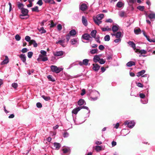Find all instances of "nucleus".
Returning a JSON list of instances; mask_svg holds the SVG:
<instances>
[{
    "instance_id": "obj_46",
    "label": "nucleus",
    "mask_w": 155,
    "mask_h": 155,
    "mask_svg": "<svg viewBox=\"0 0 155 155\" xmlns=\"http://www.w3.org/2000/svg\"><path fill=\"white\" fill-rule=\"evenodd\" d=\"M137 8L140 11H143L144 9V7L143 6H139L137 7Z\"/></svg>"
},
{
    "instance_id": "obj_56",
    "label": "nucleus",
    "mask_w": 155,
    "mask_h": 155,
    "mask_svg": "<svg viewBox=\"0 0 155 155\" xmlns=\"http://www.w3.org/2000/svg\"><path fill=\"white\" fill-rule=\"evenodd\" d=\"M57 29L58 31H60L61 30L62 26L61 24H59L57 25Z\"/></svg>"
},
{
    "instance_id": "obj_25",
    "label": "nucleus",
    "mask_w": 155,
    "mask_h": 155,
    "mask_svg": "<svg viewBox=\"0 0 155 155\" xmlns=\"http://www.w3.org/2000/svg\"><path fill=\"white\" fill-rule=\"evenodd\" d=\"M118 29V28L117 25H114L112 27V30L114 32H116Z\"/></svg>"
},
{
    "instance_id": "obj_13",
    "label": "nucleus",
    "mask_w": 155,
    "mask_h": 155,
    "mask_svg": "<svg viewBox=\"0 0 155 155\" xmlns=\"http://www.w3.org/2000/svg\"><path fill=\"white\" fill-rule=\"evenodd\" d=\"M87 8V5L85 4H82L80 5V9L82 11L85 10Z\"/></svg>"
},
{
    "instance_id": "obj_35",
    "label": "nucleus",
    "mask_w": 155,
    "mask_h": 155,
    "mask_svg": "<svg viewBox=\"0 0 155 155\" xmlns=\"http://www.w3.org/2000/svg\"><path fill=\"white\" fill-rule=\"evenodd\" d=\"M31 10L32 12H38V6H36L35 7L33 8H31Z\"/></svg>"
},
{
    "instance_id": "obj_8",
    "label": "nucleus",
    "mask_w": 155,
    "mask_h": 155,
    "mask_svg": "<svg viewBox=\"0 0 155 155\" xmlns=\"http://www.w3.org/2000/svg\"><path fill=\"white\" fill-rule=\"evenodd\" d=\"M71 43L72 45H78L79 44V40L78 38H74L71 41Z\"/></svg>"
},
{
    "instance_id": "obj_1",
    "label": "nucleus",
    "mask_w": 155,
    "mask_h": 155,
    "mask_svg": "<svg viewBox=\"0 0 155 155\" xmlns=\"http://www.w3.org/2000/svg\"><path fill=\"white\" fill-rule=\"evenodd\" d=\"M104 15L103 14H100L97 15L96 17H93V19L95 23L99 25L101 23L102 21L101 20L104 18Z\"/></svg>"
},
{
    "instance_id": "obj_55",
    "label": "nucleus",
    "mask_w": 155,
    "mask_h": 155,
    "mask_svg": "<svg viewBox=\"0 0 155 155\" xmlns=\"http://www.w3.org/2000/svg\"><path fill=\"white\" fill-rule=\"evenodd\" d=\"M36 106L38 108H41L42 107L41 104L40 102H38L36 104Z\"/></svg>"
},
{
    "instance_id": "obj_58",
    "label": "nucleus",
    "mask_w": 155,
    "mask_h": 155,
    "mask_svg": "<svg viewBox=\"0 0 155 155\" xmlns=\"http://www.w3.org/2000/svg\"><path fill=\"white\" fill-rule=\"evenodd\" d=\"M148 41L150 42H155V38L152 39H150L149 38H148Z\"/></svg>"
},
{
    "instance_id": "obj_31",
    "label": "nucleus",
    "mask_w": 155,
    "mask_h": 155,
    "mask_svg": "<svg viewBox=\"0 0 155 155\" xmlns=\"http://www.w3.org/2000/svg\"><path fill=\"white\" fill-rule=\"evenodd\" d=\"M98 50L97 49H92L90 51V53L92 54H94L96 53H97L98 52Z\"/></svg>"
},
{
    "instance_id": "obj_17",
    "label": "nucleus",
    "mask_w": 155,
    "mask_h": 155,
    "mask_svg": "<svg viewBox=\"0 0 155 155\" xmlns=\"http://www.w3.org/2000/svg\"><path fill=\"white\" fill-rule=\"evenodd\" d=\"M19 57L21 58V60L24 63H25L26 60V57L25 56V54H21L20 55Z\"/></svg>"
},
{
    "instance_id": "obj_24",
    "label": "nucleus",
    "mask_w": 155,
    "mask_h": 155,
    "mask_svg": "<svg viewBox=\"0 0 155 155\" xmlns=\"http://www.w3.org/2000/svg\"><path fill=\"white\" fill-rule=\"evenodd\" d=\"M101 29L103 31H110L111 30V28H109L108 26H107L105 28H101Z\"/></svg>"
},
{
    "instance_id": "obj_32",
    "label": "nucleus",
    "mask_w": 155,
    "mask_h": 155,
    "mask_svg": "<svg viewBox=\"0 0 155 155\" xmlns=\"http://www.w3.org/2000/svg\"><path fill=\"white\" fill-rule=\"evenodd\" d=\"M148 17L150 19H154L155 18V14L154 13H151L149 14Z\"/></svg>"
},
{
    "instance_id": "obj_38",
    "label": "nucleus",
    "mask_w": 155,
    "mask_h": 155,
    "mask_svg": "<svg viewBox=\"0 0 155 155\" xmlns=\"http://www.w3.org/2000/svg\"><path fill=\"white\" fill-rule=\"evenodd\" d=\"M45 56L44 55L40 54L39 55L38 58L37 59V61H41V60H42V59Z\"/></svg>"
},
{
    "instance_id": "obj_10",
    "label": "nucleus",
    "mask_w": 155,
    "mask_h": 155,
    "mask_svg": "<svg viewBox=\"0 0 155 155\" xmlns=\"http://www.w3.org/2000/svg\"><path fill=\"white\" fill-rule=\"evenodd\" d=\"M53 54L56 56H60L63 55L64 52L62 51H57L55 52H54Z\"/></svg>"
},
{
    "instance_id": "obj_50",
    "label": "nucleus",
    "mask_w": 155,
    "mask_h": 155,
    "mask_svg": "<svg viewBox=\"0 0 155 155\" xmlns=\"http://www.w3.org/2000/svg\"><path fill=\"white\" fill-rule=\"evenodd\" d=\"M47 78L50 81H51L54 82L55 81V80H54V79L53 78H52L51 76L50 75H49L47 77Z\"/></svg>"
},
{
    "instance_id": "obj_64",
    "label": "nucleus",
    "mask_w": 155,
    "mask_h": 155,
    "mask_svg": "<svg viewBox=\"0 0 155 155\" xmlns=\"http://www.w3.org/2000/svg\"><path fill=\"white\" fill-rule=\"evenodd\" d=\"M140 97V98H143L145 97V95L142 93H140L139 94Z\"/></svg>"
},
{
    "instance_id": "obj_60",
    "label": "nucleus",
    "mask_w": 155,
    "mask_h": 155,
    "mask_svg": "<svg viewBox=\"0 0 155 155\" xmlns=\"http://www.w3.org/2000/svg\"><path fill=\"white\" fill-rule=\"evenodd\" d=\"M117 39H115L114 40V42L115 43H117L120 42L121 40L120 38H117Z\"/></svg>"
},
{
    "instance_id": "obj_43",
    "label": "nucleus",
    "mask_w": 155,
    "mask_h": 155,
    "mask_svg": "<svg viewBox=\"0 0 155 155\" xmlns=\"http://www.w3.org/2000/svg\"><path fill=\"white\" fill-rule=\"evenodd\" d=\"M25 40L28 41L29 42V43H30V41L31 40V38L28 36H26L25 38Z\"/></svg>"
},
{
    "instance_id": "obj_21",
    "label": "nucleus",
    "mask_w": 155,
    "mask_h": 155,
    "mask_svg": "<svg viewBox=\"0 0 155 155\" xmlns=\"http://www.w3.org/2000/svg\"><path fill=\"white\" fill-rule=\"evenodd\" d=\"M76 30L74 29H72L70 31L69 34L71 36H74L76 34Z\"/></svg>"
},
{
    "instance_id": "obj_5",
    "label": "nucleus",
    "mask_w": 155,
    "mask_h": 155,
    "mask_svg": "<svg viewBox=\"0 0 155 155\" xmlns=\"http://www.w3.org/2000/svg\"><path fill=\"white\" fill-rule=\"evenodd\" d=\"M82 38L90 41H91L92 40V38L90 36V35L87 33L83 35L82 36Z\"/></svg>"
},
{
    "instance_id": "obj_20",
    "label": "nucleus",
    "mask_w": 155,
    "mask_h": 155,
    "mask_svg": "<svg viewBox=\"0 0 155 155\" xmlns=\"http://www.w3.org/2000/svg\"><path fill=\"white\" fill-rule=\"evenodd\" d=\"M54 146L55 149L57 150H59L61 147L60 144L58 143H54Z\"/></svg>"
},
{
    "instance_id": "obj_22",
    "label": "nucleus",
    "mask_w": 155,
    "mask_h": 155,
    "mask_svg": "<svg viewBox=\"0 0 155 155\" xmlns=\"http://www.w3.org/2000/svg\"><path fill=\"white\" fill-rule=\"evenodd\" d=\"M85 103V101L82 99L79 100L78 102V104L80 106L84 105Z\"/></svg>"
},
{
    "instance_id": "obj_18",
    "label": "nucleus",
    "mask_w": 155,
    "mask_h": 155,
    "mask_svg": "<svg viewBox=\"0 0 155 155\" xmlns=\"http://www.w3.org/2000/svg\"><path fill=\"white\" fill-rule=\"evenodd\" d=\"M100 59L99 55H95L93 58V61L95 63L99 62Z\"/></svg>"
},
{
    "instance_id": "obj_4",
    "label": "nucleus",
    "mask_w": 155,
    "mask_h": 155,
    "mask_svg": "<svg viewBox=\"0 0 155 155\" xmlns=\"http://www.w3.org/2000/svg\"><path fill=\"white\" fill-rule=\"evenodd\" d=\"M124 124L125 125H127L129 128H132L134 126L135 123L134 121L126 120L124 122Z\"/></svg>"
},
{
    "instance_id": "obj_62",
    "label": "nucleus",
    "mask_w": 155,
    "mask_h": 155,
    "mask_svg": "<svg viewBox=\"0 0 155 155\" xmlns=\"http://www.w3.org/2000/svg\"><path fill=\"white\" fill-rule=\"evenodd\" d=\"M137 86L140 87H143V85L140 83L138 82L137 83Z\"/></svg>"
},
{
    "instance_id": "obj_23",
    "label": "nucleus",
    "mask_w": 155,
    "mask_h": 155,
    "mask_svg": "<svg viewBox=\"0 0 155 155\" xmlns=\"http://www.w3.org/2000/svg\"><path fill=\"white\" fill-rule=\"evenodd\" d=\"M135 65V63L132 61H130L128 62L126 64V65L127 66L129 67H131L133 65Z\"/></svg>"
},
{
    "instance_id": "obj_14",
    "label": "nucleus",
    "mask_w": 155,
    "mask_h": 155,
    "mask_svg": "<svg viewBox=\"0 0 155 155\" xmlns=\"http://www.w3.org/2000/svg\"><path fill=\"white\" fill-rule=\"evenodd\" d=\"M127 43L135 51L136 49V45L134 42L133 41H130L127 42Z\"/></svg>"
},
{
    "instance_id": "obj_29",
    "label": "nucleus",
    "mask_w": 155,
    "mask_h": 155,
    "mask_svg": "<svg viewBox=\"0 0 155 155\" xmlns=\"http://www.w3.org/2000/svg\"><path fill=\"white\" fill-rule=\"evenodd\" d=\"M18 8L19 9H20L21 10L22 9L24 8V5L21 3H18Z\"/></svg>"
},
{
    "instance_id": "obj_57",
    "label": "nucleus",
    "mask_w": 155,
    "mask_h": 155,
    "mask_svg": "<svg viewBox=\"0 0 155 155\" xmlns=\"http://www.w3.org/2000/svg\"><path fill=\"white\" fill-rule=\"evenodd\" d=\"M28 51V49L26 48H23L22 49L21 51L23 53H25L27 52Z\"/></svg>"
},
{
    "instance_id": "obj_30",
    "label": "nucleus",
    "mask_w": 155,
    "mask_h": 155,
    "mask_svg": "<svg viewBox=\"0 0 155 155\" xmlns=\"http://www.w3.org/2000/svg\"><path fill=\"white\" fill-rule=\"evenodd\" d=\"M89 60L88 59H84L83 61V64L84 65L87 66L88 64Z\"/></svg>"
},
{
    "instance_id": "obj_6",
    "label": "nucleus",
    "mask_w": 155,
    "mask_h": 155,
    "mask_svg": "<svg viewBox=\"0 0 155 155\" xmlns=\"http://www.w3.org/2000/svg\"><path fill=\"white\" fill-rule=\"evenodd\" d=\"M135 52L137 54H140L139 56L140 57L142 56V54H145L147 53V51L144 50H140L138 49H135Z\"/></svg>"
},
{
    "instance_id": "obj_15",
    "label": "nucleus",
    "mask_w": 155,
    "mask_h": 155,
    "mask_svg": "<svg viewBox=\"0 0 155 155\" xmlns=\"http://www.w3.org/2000/svg\"><path fill=\"white\" fill-rule=\"evenodd\" d=\"M112 35L115 36L117 38H120L121 37V33L120 31L117 32L116 34H112Z\"/></svg>"
},
{
    "instance_id": "obj_47",
    "label": "nucleus",
    "mask_w": 155,
    "mask_h": 155,
    "mask_svg": "<svg viewBox=\"0 0 155 155\" xmlns=\"http://www.w3.org/2000/svg\"><path fill=\"white\" fill-rule=\"evenodd\" d=\"M40 53H41V54H42V55H44L45 56H47V52L46 51H44V50H41L40 51Z\"/></svg>"
},
{
    "instance_id": "obj_49",
    "label": "nucleus",
    "mask_w": 155,
    "mask_h": 155,
    "mask_svg": "<svg viewBox=\"0 0 155 155\" xmlns=\"http://www.w3.org/2000/svg\"><path fill=\"white\" fill-rule=\"evenodd\" d=\"M33 55V52L31 51L29 52L28 53V58H31Z\"/></svg>"
},
{
    "instance_id": "obj_63",
    "label": "nucleus",
    "mask_w": 155,
    "mask_h": 155,
    "mask_svg": "<svg viewBox=\"0 0 155 155\" xmlns=\"http://www.w3.org/2000/svg\"><path fill=\"white\" fill-rule=\"evenodd\" d=\"M105 22H110V23H111L113 22V20L109 18L107 19Z\"/></svg>"
},
{
    "instance_id": "obj_52",
    "label": "nucleus",
    "mask_w": 155,
    "mask_h": 155,
    "mask_svg": "<svg viewBox=\"0 0 155 155\" xmlns=\"http://www.w3.org/2000/svg\"><path fill=\"white\" fill-rule=\"evenodd\" d=\"M80 107V108L81 109H83V108L84 109H86V110H88L89 112H90V110H89V108L87 107L83 106Z\"/></svg>"
},
{
    "instance_id": "obj_28",
    "label": "nucleus",
    "mask_w": 155,
    "mask_h": 155,
    "mask_svg": "<svg viewBox=\"0 0 155 155\" xmlns=\"http://www.w3.org/2000/svg\"><path fill=\"white\" fill-rule=\"evenodd\" d=\"M30 43L31 44H33L34 47H36L37 46V44L35 40H31L30 41Z\"/></svg>"
},
{
    "instance_id": "obj_45",
    "label": "nucleus",
    "mask_w": 155,
    "mask_h": 155,
    "mask_svg": "<svg viewBox=\"0 0 155 155\" xmlns=\"http://www.w3.org/2000/svg\"><path fill=\"white\" fill-rule=\"evenodd\" d=\"M95 38V40L97 42L99 43H101V41H100V37L99 36L97 35L96 37L95 36V38Z\"/></svg>"
},
{
    "instance_id": "obj_44",
    "label": "nucleus",
    "mask_w": 155,
    "mask_h": 155,
    "mask_svg": "<svg viewBox=\"0 0 155 155\" xmlns=\"http://www.w3.org/2000/svg\"><path fill=\"white\" fill-rule=\"evenodd\" d=\"M42 97L45 101H48L50 99V97L48 96H46L44 95H43L42 96Z\"/></svg>"
},
{
    "instance_id": "obj_54",
    "label": "nucleus",
    "mask_w": 155,
    "mask_h": 155,
    "mask_svg": "<svg viewBox=\"0 0 155 155\" xmlns=\"http://www.w3.org/2000/svg\"><path fill=\"white\" fill-rule=\"evenodd\" d=\"M62 150L63 151L64 153H68V152L69 150V149H68L67 148H65L63 149Z\"/></svg>"
},
{
    "instance_id": "obj_2",
    "label": "nucleus",
    "mask_w": 155,
    "mask_h": 155,
    "mask_svg": "<svg viewBox=\"0 0 155 155\" xmlns=\"http://www.w3.org/2000/svg\"><path fill=\"white\" fill-rule=\"evenodd\" d=\"M51 69L52 71L55 72L56 73H58L63 69L62 67H58L55 65L51 66Z\"/></svg>"
},
{
    "instance_id": "obj_9",
    "label": "nucleus",
    "mask_w": 155,
    "mask_h": 155,
    "mask_svg": "<svg viewBox=\"0 0 155 155\" xmlns=\"http://www.w3.org/2000/svg\"><path fill=\"white\" fill-rule=\"evenodd\" d=\"M93 70L95 71H97L99 69L100 66L97 64H92Z\"/></svg>"
},
{
    "instance_id": "obj_37",
    "label": "nucleus",
    "mask_w": 155,
    "mask_h": 155,
    "mask_svg": "<svg viewBox=\"0 0 155 155\" xmlns=\"http://www.w3.org/2000/svg\"><path fill=\"white\" fill-rule=\"evenodd\" d=\"M95 150L97 152H99L102 150V147L100 146H95Z\"/></svg>"
},
{
    "instance_id": "obj_33",
    "label": "nucleus",
    "mask_w": 155,
    "mask_h": 155,
    "mask_svg": "<svg viewBox=\"0 0 155 155\" xmlns=\"http://www.w3.org/2000/svg\"><path fill=\"white\" fill-rule=\"evenodd\" d=\"M38 29L41 33H44L46 32V31L44 29L43 27H42L40 28H38Z\"/></svg>"
},
{
    "instance_id": "obj_61",
    "label": "nucleus",
    "mask_w": 155,
    "mask_h": 155,
    "mask_svg": "<svg viewBox=\"0 0 155 155\" xmlns=\"http://www.w3.org/2000/svg\"><path fill=\"white\" fill-rule=\"evenodd\" d=\"M70 35H69V34H68L66 36V38L67 40V42H68L69 40L70 39Z\"/></svg>"
},
{
    "instance_id": "obj_12",
    "label": "nucleus",
    "mask_w": 155,
    "mask_h": 155,
    "mask_svg": "<svg viewBox=\"0 0 155 155\" xmlns=\"http://www.w3.org/2000/svg\"><path fill=\"white\" fill-rule=\"evenodd\" d=\"M82 21L83 24L85 26L87 25V21L85 17L83 16L82 18Z\"/></svg>"
},
{
    "instance_id": "obj_16",
    "label": "nucleus",
    "mask_w": 155,
    "mask_h": 155,
    "mask_svg": "<svg viewBox=\"0 0 155 155\" xmlns=\"http://www.w3.org/2000/svg\"><path fill=\"white\" fill-rule=\"evenodd\" d=\"M81 110L80 107H76L72 111V113L73 114H74L76 115L78 113V112L80 110Z\"/></svg>"
},
{
    "instance_id": "obj_48",
    "label": "nucleus",
    "mask_w": 155,
    "mask_h": 155,
    "mask_svg": "<svg viewBox=\"0 0 155 155\" xmlns=\"http://www.w3.org/2000/svg\"><path fill=\"white\" fill-rule=\"evenodd\" d=\"M15 39L17 41H19L21 38V37L20 36L18 35H16L15 37Z\"/></svg>"
},
{
    "instance_id": "obj_51",
    "label": "nucleus",
    "mask_w": 155,
    "mask_h": 155,
    "mask_svg": "<svg viewBox=\"0 0 155 155\" xmlns=\"http://www.w3.org/2000/svg\"><path fill=\"white\" fill-rule=\"evenodd\" d=\"M37 4L39 5V6H41L43 4V2L42 0H39L37 2Z\"/></svg>"
},
{
    "instance_id": "obj_59",
    "label": "nucleus",
    "mask_w": 155,
    "mask_h": 155,
    "mask_svg": "<svg viewBox=\"0 0 155 155\" xmlns=\"http://www.w3.org/2000/svg\"><path fill=\"white\" fill-rule=\"evenodd\" d=\"M104 47L102 45H100L99 46V49L101 50H104Z\"/></svg>"
},
{
    "instance_id": "obj_27",
    "label": "nucleus",
    "mask_w": 155,
    "mask_h": 155,
    "mask_svg": "<svg viewBox=\"0 0 155 155\" xmlns=\"http://www.w3.org/2000/svg\"><path fill=\"white\" fill-rule=\"evenodd\" d=\"M45 3H50L51 4H55V2L53 0H43Z\"/></svg>"
},
{
    "instance_id": "obj_53",
    "label": "nucleus",
    "mask_w": 155,
    "mask_h": 155,
    "mask_svg": "<svg viewBox=\"0 0 155 155\" xmlns=\"http://www.w3.org/2000/svg\"><path fill=\"white\" fill-rule=\"evenodd\" d=\"M48 59L46 56H45L44 58L41 60V61H47Z\"/></svg>"
},
{
    "instance_id": "obj_36",
    "label": "nucleus",
    "mask_w": 155,
    "mask_h": 155,
    "mask_svg": "<svg viewBox=\"0 0 155 155\" xmlns=\"http://www.w3.org/2000/svg\"><path fill=\"white\" fill-rule=\"evenodd\" d=\"M118 15L120 17H123L125 15V12L123 11L119 12L118 13Z\"/></svg>"
},
{
    "instance_id": "obj_41",
    "label": "nucleus",
    "mask_w": 155,
    "mask_h": 155,
    "mask_svg": "<svg viewBox=\"0 0 155 155\" xmlns=\"http://www.w3.org/2000/svg\"><path fill=\"white\" fill-rule=\"evenodd\" d=\"M134 32L135 34H138L141 32V30L140 28H139L137 29H134Z\"/></svg>"
},
{
    "instance_id": "obj_19",
    "label": "nucleus",
    "mask_w": 155,
    "mask_h": 155,
    "mask_svg": "<svg viewBox=\"0 0 155 155\" xmlns=\"http://www.w3.org/2000/svg\"><path fill=\"white\" fill-rule=\"evenodd\" d=\"M145 72V70H142L141 71L137 73V76L138 77H139L140 76H142V77H145V75H143L142 76V75L143 74H144Z\"/></svg>"
},
{
    "instance_id": "obj_42",
    "label": "nucleus",
    "mask_w": 155,
    "mask_h": 155,
    "mask_svg": "<svg viewBox=\"0 0 155 155\" xmlns=\"http://www.w3.org/2000/svg\"><path fill=\"white\" fill-rule=\"evenodd\" d=\"M98 62L101 64H103L105 63V60L103 58H100Z\"/></svg>"
},
{
    "instance_id": "obj_11",
    "label": "nucleus",
    "mask_w": 155,
    "mask_h": 155,
    "mask_svg": "<svg viewBox=\"0 0 155 155\" xmlns=\"http://www.w3.org/2000/svg\"><path fill=\"white\" fill-rule=\"evenodd\" d=\"M5 59L1 63V64L2 65L6 64L7 63H8L9 62V58L8 56H5Z\"/></svg>"
},
{
    "instance_id": "obj_34",
    "label": "nucleus",
    "mask_w": 155,
    "mask_h": 155,
    "mask_svg": "<svg viewBox=\"0 0 155 155\" xmlns=\"http://www.w3.org/2000/svg\"><path fill=\"white\" fill-rule=\"evenodd\" d=\"M123 3L122 2H117L116 5L118 8H121L123 6Z\"/></svg>"
},
{
    "instance_id": "obj_7",
    "label": "nucleus",
    "mask_w": 155,
    "mask_h": 155,
    "mask_svg": "<svg viewBox=\"0 0 155 155\" xmlns=\"http://www.w3.org/2000/svg\"><path fill=\"white\" fill-rule=\"evenodd\" d=\"M65 42V39L63 38L57 41H56V43L57 44H59L63 47H64L65 45L64 44Z\"/></svg>"
},
{
    "instance_id": "obj_39",
    "label": "nucleus",
    "mask_w": 155,
    "mask_h": 155,
    "mask_svg": "<svg viewBox=\"0 0 155 155\" xmlns=\"http://www.w3.org/2000/svg\"><path fill=\"white\" fill-rule=\"evenodd\" d=\"M104 41H109L110 40V37L108 35H106L104 38Z\"/></svg>"
},
{
    "instance_id": "obj_3",
    "label": "nucleus",
    "mask_w": 155,
    "mask_h": 155,
    "mask_svg": "<svg viewBox=\"0 0 155 155\" xmlns=\"http://www.w3.org/2000/svg\"><path fill=\"white\" fill-rule=\"evenodd\" d=\"M22 14L20 15V17L21 19H26L28 18V16L26 18H22V17L28 15V10L26 8H24L21 10Z\"/></svg>"
},
{
    "instance_id": "obj_26",
    "label": "nucleus",
    "mask_w": 155,
    "mask_h": 155,
    "mask_svg": "<svg viewBox=\"0 0 155 155\" xmlns=\"http://www.w3.org/2000/svg\"><path fill=\"white\" fill-rule=\"evenodd\" d=\"M96 33V31L95 30H93L91 31V35L93 38H95Z\"/></svg>"
},
{
    "instance_id": "obj_40",
    "label": "nucleus",
    "mask_w": 155,
    "mask_h": 155,
    "mask_svg": "<svg viewBox=\"0 0 155 155\" xmlns=\"http://www.w3.org/2000/svg\"><path fill=\"white\" fill-rule=\"evenodd\" d=\"M12 86L14 88L16 89L18 87V84L17 83H14L12 84Z\"/></svg>"
}]
</instances>
